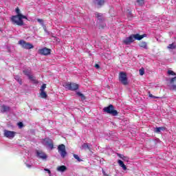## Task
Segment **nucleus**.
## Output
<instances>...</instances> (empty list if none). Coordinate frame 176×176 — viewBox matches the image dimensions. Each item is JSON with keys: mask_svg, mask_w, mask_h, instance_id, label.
<instances>
[{"mask_svg": "<svg viewBox=\"0 0 176 176\" xmlns=\"http://www.w3.org/2000/svg\"><path fill=\"white\" fill-rule=\"evenodd\" d=\"M146 36V34L140 35V34H133L131 35L129 37H127L125 38L123 42L125 45H130L131 43H133L135 40L136 41H141V39H143V38H145Z\"/></svg>", "mask_w": 176, "mask_h": 176, "instance_id": "f257e3e1", "label": "nucleus"}, {"mask_svg": "<svg viewBox=\"0 0 176 176\" xmlns=\"http://www.w3.org/2000/svg\"><path fill=\"white\" fill-rule=\"evenodd\" d=\"M23 19H27V16L19 14L16 16H12L11 17V21H12L13 24H16V25H24Z\"/></svg>", "mask_w": 176, "mask_h": 176, "instance_id": "f03ea898", "label": "nucleus"}, {"mask_svg": "<svg viewBox=\"0 0 176 176\" xmlns=\"http://www.w3.org/2000/svg\"><path fill=\"white\" fill-rule=\"evenodd\" d=\"M103 110L104 112L109 113L110 115H113V116H118V111L113 109V106L112 104H110L109 107H104Z\"/></svg>", "mask_w": 176, "mask_h": 176, "instance_id": "7ed1b4c3", "label": "nucleus"}, {"mask_svg": "<svg viewBox=\"0 0 176 176\" xmlns=\"http://www.w3.org/2000/svg\"><path fill=\"white\" fill-rule=\"evenodd\" d=\"M16 134H17V133L13 131L6 129L3 131V136L6 137V138H8V140H13V138L16 137Z\"/></svg>", "mask_w": 176, "mask_h": 176, "instance_id": "20e7f679", "label": "nucleus"}, {"mask_svg": "<svg viewBox=\"0 0 176 176\" xmlns=\"http://www.w3.org/2000/svg\"><path fill=\"white\" fill-rule=\"evenodd\" d=\"M64 87H65V89H67V90H78V89H79V85H78V84L76 83H74V82H67L65 84H64Z\"/></svg>", "mask_w": 176, "mask_h": 176, "instance_id": "39448f33", "label": "nucleus"}, {"mask_svg": "<svg viewBox=\"0 0 176 176\" xmlns=\"http://www.w3.org/2000/svg\"><path fill=\"white\" fill-rule=\"evenodd\" d=\"M119 80L121 82V83H122V85H124V86L129 85V82L127 81V74H126L124 72L120 73Z\"/></svg>", "mask_w": 176, "mask_h": 176, "instance_id": "423d86ee", "label": "nucleus"}, {"mask_svg": "<svg viewBox=\"0 0 176 176\" xmlns=\"http://www.w3.org/2000/svg\"><path fill=\"white\" fill-rule=\"evenodd\" d=\"M19 45H20L23 49H34V45H32V44L27 43L24 40H20L19 41Z\"/></svg>", "mask_w": 176, "mask_h": 176, "instance_id": "0eeeda50", "label": "nucleus"}, {"mask_svg": "<svg viewBox=\"0 0 176 176\" xmlns=\"http://www.w3.org/2000/svg\"><path fill=\"white\" fill-rule=\"evenodd\" d=\"M58 152L60 155L61 157L64 159L67 156V151L65 150V145L60 144L58 146Z\"/></svg>", "mask_w": 176, "mask_h": 176, "instance_id": "6e6552de", "label": "nucleus"}, {"mask_svg": "<svg viewBox=\"0 0 176 176\" xmlns=\"http://www.w3.org/2000/svg\"><path fill=\"white\" fill-rule=\"evenodd\" d=\"M43 145H45V146H47V148H49L51 150L54 148V146L53 145V141L49 138H45L43 141Z\"/></svg>", "mask_w": 176, "mask_h": 176, "instance_id": "1a4fd4ad", "label": "nucleus"}, {"mask_svg": "<svg viewBox=\"0 0 176 176\" xmlns=\"http://www.w3.org/2000/svg\"><path fill=\"white\" fill-rule=\"evenodd\" d=\"M23 74H25V75H26V76H28V78L30 80H32L33 82H36L35 76H34L33 75H31V69H28L26 70H23Z\"/></svg>", "mask_w": 176, "mask_h": 176, "instance_id": "9d476101", "label": "nucleus"}, {"mask_svg": "<svg viewBox=\"0 0 176 176\" xmlns=\"http://www.w3.org/2000/svg\"><path fill=\"white\" fill-rule=\"evenodd\" d=\"M36 156L38 159H41V160H46L47 159V155L42 151H37Z\"/></svg>", "mask_w": 176, "mask_h": 176, "instance_id": "9b49d317", "label": "nucleus"}, {"mask_svg": "<svg viewBox=\"0 0 176 176\" xmlns=\"http://www.w3.org/2000/svg\"><path fill=\"white\" fill-rule=\"evenodd\" d=\"M50 49L46 47L38 50V53L40 54H43V56H47V54H50Z\"/></svg>", "mask_w": 176, "mask_h": 176, "instance_id": "f8f14e48", "label": "nucleus"}, {"mask_svg": "<svg viewBox=\"0 0 176 176\" xmlns=\"http://www.w3.org/2000/svg\"><path fill=\"white\" fill-rule=\"evenodd\" d=\"M25 164L28 168H32V166H34L32 161L30 158L26 160V161L25 162Z\"/></svg>", "mask_w": 176, "mask_h": 176, "instance_id": "ddd939ff", "label": "nucleus"}, {"mask_svg": "<svg viewBox=\"0 0 176 176\" xmlns=\"http://www.w3.org/2000/svg\"><path fill=\"white\" fill-rule=\"evenodd\" d=\"M95 5H97L99 8L103 6L104 3H105V0H94Z\"/></svg>", "mask_w": 176, "mask_h": 176, "instance_id": "4468645a", "label": "nucleus"}, {"mask_svg": "<svg viewBox=\"0 0 176 176\" xmlns=\"http://www.w3.org/2000/svg\"><path fill=\"white\" fill-rule=\"evenodd\" d=\"M176 86V77L171 78L170 82L169 83V87L170 90H173V87Z\"/></svg>", "mask_w": 176, "mask_h": 176, "instance_id": "2eb2a0df", "label": "nucleus"}, {"mask_svg": "<svg viewBox=\"0 0 176 176\" xmlns=\"http://www.w3.org/2000/svg\"><path fill=\"white\" fill-rule=\"evenodd\" d=\"M10 110V107H9V106H6L5 104H3L2 106H1L0 111L1 112H8V111Z\"/></svg>", "mask_w": 176, "mask_h": 176, "instance_id": "dca6fc26", "label": "nucleus"}, {"mask_svg": "<svg viewBox=\"0 0 176 176\" xmlns=\"http://www.w3.org/2000/svg\"><path fill=\"white\" fill-rule=\"evenodd\" d=\"M57 171H58L59 173H64V171H65L67 170V166H58L56 168Z\"/></svg>", "mask_w": 176, "mask_h": 176, "instance_id": "f3484780", "label": "nucleus"}, {"mask_svg": "<svg viewBox=\"0 0 176 176\" xmlns=\"http://www.w3.org/2000/svg\"><path fill=\"white\" fill-rule=\"evenodd\" d=\"M118 163L120 167H122V170H127V167H126V165H124V163H123V161L120 160L118 161Z\"/></svg>", "mask_w": 176, "mask_h": 176, "instance_id": "a211bd4d", "label": "nucleus"}, {"mask_svg": "<svg viewBox=\"0 0 176 176\" xmlns=\"http://www.w3.org/2000/svg\"><path fill=\"white\" fill-rule=\"evenodd\" d=\"M167 47L170 50H174V49H176V44L175 43H173L172 44H169Z\"/></svg>", "mask_w": 176, "mask_h": 176, "instance_id": "6ab92c4d", "label": "nucleus"}, {"mask_svg": "<svg viewBox=\"0 0 176 176\" xmlns=\"http://www.w3.org/2000/svg\"><path fill=\"white\" fill-rule=\"evenodd\" d=\"M76 94H77V96H78V97L80 98V100L82 101H85V100H86V98L85 97V95H83L82 93L77 92Z\"/></svg>", "mask_w": 176, "mask_h": 176, "instance_id": "aec40b11", "label": "nucleus"}, {"mask_svg": "<svg viewBox=\"0 0 176 176\" xmlns=\"http://www.w3.org/2000/svg\"><path fill=\"white\" fill-rule=\"evenodd\" d=\"M40 96L41 98H46L47 97V94L45 93V91H40Z\"/></svg>", "mask_w": 176, "mask_h": 176, "instance_id": "412c9836", "label": "nucleus"}, {"mask_svg": "<svg viewBox=\"0 0 176 176\" xmlns=\"http://www.w3.org/2000/svg\"><path fill=\"white\" fill-rule=\"evenodd\" d=\"M163 130H164V127H163V126L157 127V128H155V133H160L161 131H163Z\"/></svg>", "mask_w": 176, "mask_h": 176, "instance_id": "4be33fe9", "label": "nucleus"}, {"mask_svg": "<svg viewBox=\"0 0 176 176\" xmlns=\"http://www.w3.org/2000/svg\"><path fill=\"white\" fill-rule=\"evenodd\" d=\"M139 46L143 47V49H147V45L146 42H142L140 43Z\"/></svg>", "mask_w": 176, "mask_h": 176, "instance_id": "5701e85b", "label": "nucleus"}, {"mask_svg": "<svg viewBox=\"0 0 176 176\" xmlns=\"http://www.w3.org/2000/svg\"><path fill=\"white\" fill-rule=\"evenodd\" d=\"M82 149H89L90 151L91 148L89 146V144L87 143H85L82 146Z\"/></svg>", "mask_w": 176, "mask_h": 176, "instance_id": "b1692460", "label": "nucleus"}, {"mask_svg": "<svg viewBox=\"0 0 176 176\" xmlns=\"http://www.w3.org/2000/svg\"><path fill=\"white\" fill-rule=\"evenodd\" d=\"M74 159H76L77 162H82V159H80V157H79V155H76V154H74L73 155Z\"/></svg>", "mask_w": 176, "mask_h": 176, "instance_id": "393cba45", "label": "nucleus"}, {"mask_svg": "<svg viewBox=\"0 0 176 176\" xmlns=\"http://www.w3.org/2000/svg\"><path fill=\"white\" fill-rule=\"evenodd\" d=\"M15 80H16L19 82V85H21L22 82H21V78H20V76H16L15 78H14Z\"/></svg>", "mask_w": 176, "mask_h": 176, "instance_id": "a878e982", "label": "nucleus"}, {"mask_svg": "<svg viewBox=\"0 0 176 176\" xmlns=\"http://www.w3.org/2000/svg\"><path fill=\"white\" fill-rule=\"evenodd\" d=\"M140 72V75H141L142 76V75H144V74H145V69H144V68H142L139 70Z\"/></svg>", "mask_w": 176, "mask_h": 176, "instance_id": "bb28decb", "label": "nucleus"}, {"mask_svg": "<svg viewBox=\"0 0 176 176\" xmlns=\"http://www.w3.org/2000/svg\"><path fill=\"white\" fill-rule=\"evenodd\" d=\"M137 3L139 6H142L144 4V0H137Z\"/></svg>", "mask_w": 176, "mask_h": 176, "instance_id": "cd10ccee", "label": "nucleus"}, {"mask_svg": "<svg viewBox=\"0 0 176 176\" xmlns=\"http://www.w3.org/2000/svg\"><path fill=\"white\" fill-rule=\"evenodd\" d=\"M45 89H46V84H43L41 89H40V91H45Z\"/></svg>", "mask_w": 176, "mask_h": 176, "instance_id": "c85d7f7f", "label": "nucleus"}, {"mask_svg": "<svg viewBox=\"0 0 176 176\" xmlns=\"http://www.w3.org/2000/svg\"><path fill=\"white\" fill-rule=\"evenodd\" d=\"M168 75H172L173 76H175V72H174L172 70H168Z\"/></svg>", "mask_w": 176, "mask_h": 176, "instance_id": "c756f323", "label": "nucleus"}, {"mask_svg": "<svg viewBox=\"0 0 176 176\" xmlns=\"http://www.w3.org/2000/svg\"><path fill=\"white\" fill-rule=\"evenodd\" d=\"M118 156L120 157V159H122V160H126V157L122 154H118Z\"/></svg>", "mask_w": 176, "mask_h": 176, "instance_id": "7c9ffc66", "label": "nucleus"}, {"mask_svg": "<svg viewBox=\"0 0 176 176\" xmlns=\"http://www.w3.org/2000/svg\"><path fill=\"white\" fill-rule=\"evenodd\" d=\"M44 171H47V173L49 174V176H52V171L47 168H44Z\"/></svg>", "mask_w": 176, "mask_h": 176, "instance_id": "2f4dec72", "label": "nucleus"}, {"mask_svg": "<svg viewBox=\"0 0 176 176\" xmlns=\"http://www.w3.org/2000/svg\"><path fill=\"white\" fill-rule=\"evenodd\" d=\"M18 126L19 127V129H22V127L23 126V122H19Z\"/></svg>", "mask_w": 176, "mask_h": 176, "instance_id": "473e14b6", "label": "nucleus"}, {"mask_svg": "<svg viewBox=\"0 0 176 176\" xmlns=\"http://www.w3.org/2000/svg\"><path fill=\"white\" fill-rule=\"evenodd\" d=\"M148 96H149V97H151V98H157V97L152 95V94H149Z\"/></svg>", "mask_w": 176, "mask_h": 176, "instance_id": "72a5a7b5", "label": "nucleus"}, {"mask_svg": "<svg viewBox=\"0 0 176 176\" xmlns=\"http://www.w3.org/2000/svg\"><path fill=\"white\" fill-rule=\"evenodd\" d=\"M16 13L17 14H21L20 13V9H19V8H17L16 9Z\"/></svg>", "mask_w": 176, "mask_h": 176, "instance_id": "f704fd0d", "label": "nucleus"}, {"mask_svg": "<svg viewBox=\"0 0 176 176\" xmlns=\"http://www.w3.org/2000/svg\"><path fill=\"white\" fill-rule=\"evenodd\" d=\"M38 22L40 23L41 24H43V20L42 19H37Z\"/></svg>", "mask_w": 176, "mask_h": 176, "instance_id": "c9c22d12", "label": "nucleus"}, {"mask_svg": "<svg viewBox=\"0 0 176 176\" xmlns=\"http://www.w3.org/2000/svg\"><path fill=\"white\" fill-rule=\"evenodd\" d=\"M96 68H100V65L98 64L95 65Z\"/></svg>", "mask_w": 176, "mask_h": 176, "instance_id": "e433bc0d", "label": "nucleus"}, {"mask_svg": "<svg viewBox=\"0 0 176 176\" xmlns=\"http://www.w3.org/2000/svg\"><path fill=\"white\" fill-rule=\"evenodd\" d=\"M172 90H175L176 91V85L173 86V89Z\"/></svg>", "mask_w": 176, "mask_h": 176, "instance_id": "4c0bfd02", "label": "nucleus"}, {"mask_svg": "<svg viewBox=\"0 0 176 176\" xmlns=\"http://www.w3.org/2000/svg\"><path fill=\"white\" fill-rule=\"evenodd\" d=\"M96 16H98V17H100V14L97 13V14H96Z\"/></svg>", "mask_w": 176, "mask_h": 176, "instance_id": "58836bf2", "label": "nucleus"}, {"mask_svg": "<svg viewBox=\"0 0 176 176\" xmlns=\"http://www.w3.org/2000/svg\"><path fill=\"white\" fill-rule=\"evenodd\" d=\"M56 41H57V42H60V40H59V39H56Z\"/></svg>", "mask_w": 176, "mask_h": 176, "instance_id": "ea45409f", "label": "nucleus"}]
</instances>
